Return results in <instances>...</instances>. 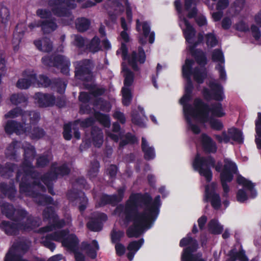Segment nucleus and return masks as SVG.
<instances>
[{"mask_svg":"<svg viewBox=\"0 0 261 261\" xmlns=\"http://www.w3.org/2000/svg\"><path fill=\"white\" fill-rule=\"evenodd\" d=\"M237 181L239 185L243 187V189H240L237 193V199L238 201L243 202L247 200L249 197V193L250 194V196L252 198L256 196L257 193L254 188V185L250 181L240 175L237 176Z\"/></svg>","mask_w":261,"mask_h":261,"instance_id":"nucleus-12","label":"nucleus"},{"mask_svg":"<svg viewBox=\"0 0 261 261\" xmlns=\"http://www.w3.org/2000/svg\"><path fill=\"white\" fill-rule=\"evenodd\" d=\"M21 27V24L18 25L17 26V32L14 33V38L13 39V43L16 46L19 44L20 41V37L19 36V33H20V31H19V29H20Z\"/></svg>","mask_w":261,"mask_h":261,"instance_id":"nucleus-56","label":"nucleus"},{"mask_svg":"<svg viewBox=\"0 0 261 261\" xmlns=\"http://www.w3.org/2000/svg\"><path fill=\"white\" fill-rule=\"evenodd\" d=\"M125 6L126 7V13L127 19L128 21L130 22L132 19V8L130 7V5L127 0H126L125 2Z\"/></svg>","mask_w":261,"mask_h":261,"instance_id":"nucleus-57","label":"nucleus"},{"mask_svg":"<svg viewBox=\"0 0 261 261\" xmlns=\"http://www.w3.org/2000/svg\"><path fill=\"white\" fill-rule=\"evenodd\" d=\"M91 67V64L89 60H85L77 63L75 65V76L79 78L82 79V76H84L85 74H88V75H90V69Z\"/></svg>","mask_w":261,"mask_h":261,"instance_id":"nucleus-27","label":"nucleus"},{"mask_svg":"<svg viewBox=\"0 0 261 261\" xmlns=\"http://www.w3.org/2000/svg\"><path fill=\"white\" fill-rule=\"evenodd\" d=\"M2 212L7 217L10 218L13 214L17 216L15 222L4 221L1 224V228L8 234H14L16 233L17 229L29 230L33 229L34 226H38L39 224L29 225L33 223L32 219L27 217V213L23 210H14L12 205L9 204H5L2 208Z\"/></svg>","mask_w":261,"mask_h":261,"instance_id":"nucleus-4","label":"nucleus"},{"mask_svg":"<svg viewBox=\"0 0 261 261\" xmlns=\"http://www.w3.org/2000/svg\"><path fill=\"white\" fill-rule=\"evenodd\" d=\"M175 6L178 12L179 25L182 30L186 41L190 44V47L196 45L200 42L203 38V35L199 34L198 38L195 36V32L188 19L185 17L180 8V3L178 0L175 1Z\"/></svg>","mask_w":261,"mask_h":261,"instance_id":"nucleus-7","label":"nucleus"},{"mask_svg":"<svg viewBox=\"0 0 261 261\" xmlns=\"http://www.w3.org/2000/svg\"><path fill=\"white\" fill-rule=\"evenodd\" d=\"M124 232L121 231L113 230L112 233V241L114 243H116L123 236Z\"/></svg>","mask_w":261,"mask_h":261,"instance_id":"nucleus-54","label":"nucleus"},{"mask_svg":"<svg viewBox=\"0 0 261 261\" xmlns=\"http://www.w3.org/2000/svg\"><path fill=\"white\" fill-rule=\"evenodd\" d=\"M49 160V159L43 156L38 159L37 163L39 166H44L47 164Z\"/></svg>","mask_w":261,"mask_h":261,"instance_id":"nucleus-62","label":"nucleus"},{"mask_svg":"<svg viewBox=\"0 0 261 261\" xmlns=\"http://www.w3.org/2000/svg\"><path fill=\"white\" fill-rule=\"evenodd\" d=\"M5 129L7 134H11L15 133L17 134H21L24 132V129L19 123L13 120L8 121L5 126Z\"/></svg>","mask_w":261,"mask_h":261,"instance_id":"nucleus-29","label":"nucleus"},{"mask_svg":"<svg viewBox=\"0 0 261 261\" xmlns=\"http://www.w3.org/2000/svg\"><path fill=\"white\" fill-rule=\"evenodd\" d=\"M212 60L217 63L216 68L218 70L220 74V78L225 80L226 79V74L224 69V58L221 50L216 49L212 54Z\"/></svg>","mask_w":261,"mask_h":261,"instance_id":"nucleus-21","label":"nucleus"},{"mask_svg":"<svg viewBox=\"0 0 261 261\" xmlns=\"http://www.w3.org/2000/svg\"><path fill=\"white\" fill-rule=\"evenodd\" d=\"M224 167L220 174V178L224 195L225 196L229 191L227 184L232 180L233 174L237 172V167L233 162L228 159H224Z\"/></svg>","mask_w":261,"mask_h":261,"instance_id":"nucleus-11","label":"nucleus"},{"mask_svg":"<svg viewBox=\"0 0 261 261\" xmlns=\"http://www.w3.org/2000/svg\"><path fill=\"white\" fill-rule=\"evenodd\" d=\"M20 115L22 116L23 120L27 117H29L32 123H34L39 119V116L38 113L34 112L22 113V111L18 108L9 111L5 115V117L7 118H15Z\"/></svg>","mask_w":261,"mask_h":261,"instance_id":"nucleus-22","label":"nucleus"},{"mask_svg":"<svg viewBox=\"0 0 261 261\" xmlns=\"http://www.w3.org/2000/svg\"><path fill=\"white\" fill-rule=\"evenodd\" d=\"M44 133L43 130L39 128H34L30 133V136L32 139H39L43 136Z\"/></svg>","mask_w":261,"mask_h":261,"instance_id":"nucleus-51","label":"nucleus"},{"mask_svg":"<svg viewBox=\"0 0 261 261\" xmlns=\"http://www.w3.org/2000/svg\"><path fill=\"white\" fill-rule=\"evenodd\" d=\"M144 243V240L141 239L138 241H133L130 242L127 246L128 253L127 256L129 260H132L135 254L141 247Z\"/></svg>","mask_w":261,"mask_h":261,"instance_id":"nucleus-31","label":"nucleus"},{"mask_svg":"<svg viewBox=\"0 0 261 261\" xmlns=\"http://www.w3.org/2000/svg\"><path fill=\"white\" fill-rule=\"evenodd\" d=\"M24 162L23 166L17 173V178L18 180L20 178L21 181L20 184V190L21 192L25 193L27 195H31L35 198V200L41 204L50 203L52 201L51 198L46 197L42 194H35L31 192L32 189H41L44 188L39 185V179L34 178L33 167L31 161L33 160L35 151L33 147L29 144H27L24 146Z\"/></svg>","mask_w":261,"mask_h":261,"instance_id":"nucleus-3","label":"nucleus"},{"mask_svg":"<svg viewBox=\"0 0 261 261\" xmlns=\"http://www.w3.org/2000/svg\"><path fill=\"white\" fill-rule=\"evenodd\" d=\"M236 259H239L240 261H248L243 251L237 252L236 250H232L230 252V258L227 261H235Z\"/></svg>","mask_w":261,"mask_h":261,"instance_id":"nucleus-40","label":"nucleus"},{"mask_svg":"<svg viewBox=\"0 0 261 261\" xmlns=\"http://www.w3.org/2000/svg\"><path fill=\"white\" fill-rule=\"evenodd\" d=\"M99 249V247L97 242L93 240L89 244H83L82 251L85 253L88 257L91 258H95L97 256V252Z\"/></svg>","mask_w":261,"mask_h":261,"instance_id":"nucleus-28","label":"nucleus"},{"mask_svg":"<svg viewBox=\"0 0 261 261\" xmlns=\"http://www.w3.org/2000/svg\"><path fill=\"white\" fill-rule=\"evenodd\" d=\"M34 44L38 49L43 51H49L52 48L49 40L47 38H44L41 40H36L34 42Z\"/></svg>","mask_w":261,"mask_h":261,"instance_id":"nucleus-34","label":"nucleus"},{"mask_svg":"<svg viewBox=\"0 0 261 261\" xmlns=\"http://www.w3.org/2000/svg\"><path fill=\"white\" fill-rule=\"evenodd\" d=\"M89 20L86 18H81L76 20V28L80 32L87 30L89 28Z\"/></svg>","mask_w":261,"mask_h":261,"instance_id":"nucleus-42","label":"nucleus"},{"mask_svg":"<svg viewBox=\"0 0 261 261\" xmlns=\"http://www.w3.org/2000/svg\"><path fill=\"white\" fill-rule=\"evenodd\" d=\"M251 30L253 37L258 43L261 44V35L259 29L254 25H252L251 27Z\"/></svg>","mask_w":261,"mask_h":261,"instance_id":"nucleus-46","label":"nucleus"},{"mask_svg":"<svg viewBox=\"0 0 261 261\" xmlns=\"http://www.w3.org/2000/svg\"><path fill=\"white\" fill-rule=\"evenodd\" d=\"M37 15L42 18H49L50 13L46 9H40L37 11Z\"/></svg>","mask_w":261,"mask_h":261,"instance_id":"nucleus-59","label":"nucleus"},{"mask_svg":"<svg viewBox=\"0 0 261 261\" xmlns=\"http://www.w3.org/2000/svg\"><path fill=\"white\" fill-rule=\"evenodd\" d=\"M50 240L61 242L63 246L74 252L76 261H85L83 254L76 250L78 240L74 234H68L67 232L59 230L56 231L51 238H46L45 240L42 241L44 245L53 251L55 248V246L50 241Z\"/></svg>","mask_w":261,"mask_h":261,"instance_id":"nucleus-5","label":"nucleus"},{"mask_svg":"<svg viewBox=\"0 0 261 261\" xmlns=\"http://www.w3.org/2000/svg\"><path fill=\"white\" fill-rule=\"evenodd\" d=\"M72 38V43L76 46L81 47L85 44V40L79 35H73Z\"/></svg>","mask_w":261,"mask_h":261,"instance_id":"nucleus-50","label":"nucleus"},{"mask_svg":"<svg viewBox=\"0 0 261 261\" xmlns=\"http://www.w3.org/2000/svg\"><path fill=\"white\" fill-rule=\"evenodd\" d=\"M232 21L230 18L228 17H225L222 22V28L224 29H228L231 26Z\"/></svg>","mask_w":261,"mask_h":261,"instance_id":"nucleus-58","label":"nucleus"},{"mask_svg":"<svg viewBox=\"0 0 261 261\" xmlns=\"http://www.w3.org/2000/svg\"><path fill=\"white\" fill-rule=\"evenodd\" d=\"M123 192H119V196L117 197L115 195H113L112 196L108 195H104L102 197L101 199V203L99 204L100 205H104L108 203H114L115 202L120 201L122 199Z\"/></svg>","mask_w":261,"mask_h":261,"instance_id":"nucleus-36","label":"nucleus"},{"mask_svg":"<svg viewBox=\"0 0 261 261\" xmlns=\"http://www.w3.org/2000/svg\"><path fill=\"white\" fill-rule=\"evenodd\" d=\"M214 166V160L211 157L205 158L199 154L196 156L193 162L194 169L208 182L211 180L212 177V173L210 167Z\"/></svg>","mask_w":261,"mask_h":261,"instance_id":"nucleus-9","label":"nucleus"},{"mask_svg":"<svg viewBox=\"0 0 261 261\" xmlns=\"http://www.w3.org/2000/svg\"><path fill=\"white\" fill-rule=\"evenodd\" d=\"M214 137L219 143H227L230 139L239 143H242L243 142L242 132L234 127L228 129L227 132H223L221 134H215Z\"/></svg>","mask_w":261,"mask_h":261,"instance_id":"nucleus-14","label":"nucleus"},{"mask_svg":"<svg viewBox=\"0 0 261 261\" xmlns=\"http://www.w3.org/2000/svg\"><path fill=\"white\" fill-rule=\"evenodd\" d=\"M236 29L241 32H245L249 30L248 25L243 21H240L234 26Z\"/></svg>","mask_w":261,"mask_h":261,"instance_id":"nucleus-55","label":"nucleus"},{"mask_svg":"<svg viewBox=\"0 0 261 261\" xmlns=\"http://www.w3.org/2000/svg\"><path fill=\"white\" fill-rule=\"evenodd\" d=\"M138 109L139 111L138 114L136 113L135 112H133V113L132 121L134 123L137 125H142L143 124V120L145 117L144 112L143 108L140 107H139Z\"/></svg>","mask_w":261,"mask_h":261,"instance_id":"nucleus-38","label":"nucleus"},{"mask_svg":"<svg viewBox=\"0 0 261 261\" xmlns=\"http://www.w3.org/2000/svg\"><path fill=\"white\" fill-rule=\"evenodd\" d=\"M93 123V120L91 118H88L84 121L78 120L76 121L74 124H65L64 127L63 136L66 140H69L71 138V128L74 129V136L77 139L80 138V134L79 132L75 129L74 126L78 125H81L82 127H86L91 125Z\"/></svg>","mask_w":261,"mask_h":261,"instance_id":"nucleus-18","label":"nucleus"},{"mask_svg":"<svg viewBox=\"0 0 261 261\" xmlns=\"http://www.w3.org/2000/svg\"><path fill=\"white\" fill-rule=\"evenodd\" d=\"M115 249L116 253L118 255H122L125 252V248L124 246L121 244H116L115 245Z\"/></svg>","mask_w":261,"mask_h":261,"instance_id":"nucleus-60","label":"nucleus"},{"mask_svg":"<svg viewBox=\"0 0 261 261\" xmlns=\"http://www.w3.org/2000/svg\"><path fill=\"white\" fill-rule=\"evenodd\" d=\"M36 77L35 74L32 73L19 79L17 83V86L20 89H27L32 84H36Z\"/></svg>","mask_w":261,"mask_h":261,"instance_id":"nucleus-30","label":"nucleus"},{"mask_svg":"<svg viewBox=\"0 0 261 261\" xmlns=\"http://www.w3.org/2000/svg\"><path fill=\"white\" fill-rule=\"evenodd\" d=\"M223 16V12L222 11H218V12H213L212 13V17L214 21H219Z\"/></svg>","mask_w":261,"mask_h":261,"instance_id":"nucleus-61","label":"nucleus"},{"mask_svg":"<svg viewBox=\"0 0 261 261\" xmlns=\"http://www.w3.org/2000/svg\"><path fill=\"white\" fill-rule=\"evenodd\" d=\"M136 29L139 32V42L141 44L146 43L147 39L148 38L150 43H153L154 41V33L150 32V26L146 21L140 22L137 20Z\"/></svg>","mask_w":261,"mask_h":261,"instance_id":"nucleus-17","label":"nucleus"},{"mask_svg":"<svg viewBox=\"0 0 261 261\" xmlns=\"http://www.w3.org/2000/svg\"><path fill=\"white\" fill-rule=\"evenodd\" d=\"M201 142L203 149L208 152H215L217 151V145L213 139L205 134L201 136Z\"/></svg>","mask_w":261,"mask_h":261,"instance_id":"nucleus-25","label":"nucleus"},{"mask_svg":"<svg viewBox=\"0 0 261 261\" xmlns=\"http://www.w3.org/2000/svg\"><path fill=\"white\" fill-rule=\"evenodd\" d=\"M41 25L43 31L45 33H50L55 30L57 28V24L53 20H45L41 24L38 23H35V24H31L30 27L31 28H34L35 26Z\"/></svg>","mask_w":261,"mask_h":261,"instance_id":"nucleus-33","label":"nucleus"},{"mask_svg":"<svg viewBox=\"0 0 261 261\" xmlns=\"http://www.w3.org/2000/svg\"><path fill=\"white\" fill-rule=\"evenodd\" d=\"M193 56L196 62L187 59L182 66V74L186 83L185 86V94L179 100L180 103L183 106L188 128L193 133L198 134L200 129L197 124L208 122L212 129L220 130L223 127L221 121L211 116H206V113L203 111L200 113H195L194 110L187 104L191 99L193 88L191 75L193 76L194 80L197 83L200 84L203 82L206 75L205 69L203 66L206 63V59L203 53L201 50H197L195 53H193Z\"/></svg>","mask_w":261,"mask_h":261,"instance_id":"nucleus-1","label":"nucleus"},{"mask_svg":"<svg viewBox=\"0 0 261 261\" xmlns=\"http://www.w3.org/2000/svg\"><path fill=\"white\" fill-rule=\"evenodd\" d=\"M54 173H51L48 176V179L45 177L42 179V182L49 189L48 181L53 180L57 178V175H64L67 174L69 172V169L66 165H64L60 167H53Z\"/></svg>","mask_w":261,"mask_h":261,"instance_id":"nucleus-26","label":"nucleus"},{"mask_svg":"<svg viewBox=\"0 0 261 261\" xmlns=\"http://www.w3.org/2000/svg\"><path fill=\"white\" fill-rule=\"evenodd\" d=\"M208 229L212 233L220 234L222 231L223 227L217 220L213 219L210 221L208 224Z\"/></svg>","mask_w":261,"mask_h":261,"instance_id":"nucleus-35","label":"nucleus"},{"mask_svg":"<svg viewBox=\"0 0 261 261\" xmlns=\"http://www.w3.org/2000/svg\"><path fill=\"white\" fill-rule=\"evenodd\" d=\"M160 205L159 196L152 201L148 194H134L125 206L116 207L114 215L119 217L121 224L125 226L132 221L133 226L128 228L127 234L129 237H138L152 226L159 215Z\"/></svg>","mask_w":261,"mask_h":261,"instance_id":"nucleus-2","label":"nucleus"},{"mask_svg":"<svg viewBox=\"0 0 261 261\" xmlns=\"http://www.w3.org/2000/svg\"><path fill=\"white\" fill-rule=\"evenodd\" d=\"M99 164L95 162L91 167L88 172V176L90 178H93L96 176L98 171Z\"/></svg>","mask_w":261,"mask_h":261,"instance_id":"nucleus-48","label":"nucleus"},{"mask_svg":"<svg viewBox=\"0 0 261 261\" xmlns=\"http://www.w3.org/2000/svg\"><path fill=\"white\" fill-rule=\"evenodd\" d=\"M107 219L104 214L95 213L87 224L88 228L94 231H99L102 228V223Z\"/></svg>","mask_w":261,"mask_h":261,"instance_id":"nucleus-23","label":"nucleus"},{"mask_svg":"<svg viewBox=\"0 0 261 261\" xmlns=\"http://www.w3.org/2000/svg\"><path fill=\"white\" fill-rule=\"evenodd\" d=\"M90 99V95L85 92H81L79 96V100L83 102H86Z\"/></svg>","mask_w":261,"mask_h":261,"instance_id":"nucleus-64","label":"nucleus"},{"mask_svg":"<svg viewBox=\"0 0 261 261\" xmlns=\"http://www.w3.org/2000/svg\"><path fill=\"white\" fill-rule=\"evenodd\" d=\"M121 27L123 29L122 31L120 34V39L123 42L121 43V47L120 49L117 50V53L119 54L121 53L122 57L123 60H127L129 64L132 66L134 70H137V64L138 63H143L145 61V53L141 48L139 49L138 54L134 51L130 57H127V48L124 42H128L129 41V37L127 33L128 30V27L127 26L124 18H121Z\"/></svg>","mask_w":261,"mask_h":261,"instance_id":"nucleus-6","label":"nucleus"},{"mask_svg":"<svg viewBox=\"0 0 261 261\" xmlns=\"http://www.w3.org/2000/svg\"><path fill=\"white\" fill-rule=\"evenodd\" d=\"M204 200L211 202L215 209H218L221 205V200L218 193V186L212 182L205 186L204 192Z\"/></svg>","mask_w":261,"mask_h":261,"instance_id":"nucleus-15","label":"nucleus"},{"mask_svg":"<svg viewBox=\"0 0 261 261\" xmlns=\"http://www.w3.org/2000/svg\"><path fill=\"white\" fill-rule=\"evenodd\" d=\"M205 37L206 44L208 46L212 47L217 44L218 41L216 37L212 33L207 34Z\"/></svg>","mask_w":261,"mask_h":261,"instance_id":"nucleus-45","label":"nucleus"},{"mask_svg":"<svg viewBox=\"0 0 261 261\" xmlns=\"http://www.w3.org/2000/svg\"><path fill=\"white\" fill-rule=\"evenodd\" d=\"M95 117L104 126L109 127L110 126V119L107 115H103L99 113H96L95 114Z\"/></svg>","mask_w":261,"mask_h":261,"instance_id":"nucleus-43","label":"nucleus"},{"mask_svg":"<svg viewBox=\"0 0 261 261\" xmlns=\"http://www.w3.org/2000/svg\"><path fill=\"white\" fill-rule=\"evenodd\" d=\"M9 18V12L6 8H3L0 11V22L6 23Z\"/></svg>","mask_w":261,"mask_h":261,"instance_id":"nucleus-47","label":"nucleus"},{"mask_svg":"<svg viewBox=\"0 0 261 261\" xmlns=\"http://www.w3.org/2000/svg\"><path fill=\"white\" fill-rule=\"evenodd\" d=\"M53 61L49 57H44L42 58V62L45 65L49 66H56L61 70V71L65 74L69 72L70 63L69 60L62 55H58L55 57Z\"/></svg>","mask_w":261,"mask_h":261,"instance_id":"nucleus-16","label":"nucleus"},{"mask_svg":"<svg viewBox=\"0 0 261 261\" xmlns=\"http://www.w3.org/2000/svg\"><path fill=\"white\" fill-rule=\"evenodd\" d=\"M142 149L146 160H149L154 159L155 156L154 148L150 146L145 138H142Z\"/></svg>","mask_w":261,"mask_h":261,"instance_id":"nucleus-32","label":"nucleus"},{"mask_svg":"<svg viewBox=\"0 0 261 261\" xmlns=\"http://www.w3.org/2000/svg\"><path fill=\"white\" fill-rule=\"evenodd\" d=\"M36 102L40 107H48L55 103V97L50 94L38 93L35 95Z\"/></svg>","mask_w":261,"mask_h":261,"instance_id":"nucleus-24","label":"nucleus"},{"mask_svg":"<svg viewBox=\"0 0 261 261\" xmlns=\"http://www.w3.org/2000/svg\"><path fill=\"white\" fill-rule=\"evenodd\" d=\"M92 135L93 136L94 145L96 147H99L103 142V136L101 130L99 129H97L96 131L95 129L93 130Z\"/></svg>","mask_w":261,"mask_h":261,"instance_id":"nucleus-41","label":"nucleus"},{"mask_svg":"<svg viewBox=\"0 0 261 261\" xmlns=\"http://www.w3.org/2000/svg\"><path fill=\"white\" fill-rule=\"evenodd\" d=\"M19 145H20V143L17 142H13L12 144H11L7 150V152H6L7 155H8V156L10 155L11 154L13 153V151L15 148V147L19 146Z\"/></svg>","mask_w":261,"mask_h":261,"instance_id":"nucleus-63","label":"nucleus"},{"mask_svg":"<svg viewBox=\"0 0 261 261\" xmlns=\"http://www.w3.org/2000/svg\"><path fill=\"white\" fill-rule=\"evenodd\" d=\"M99 42L98 38L96 37H94L90 44V49L93 52L98 51L100 48Z\"/></svg>","mask_w":261,"mask_h":261,"instance_id":"nucleus-49","label":"nucleus"},{"mask_svg":"<svg viewBox=\"0 0 261 261\" xmlns=\"http://www.w3.org/2000/svg\"><path fill=\"white\" fill-rule=\"evenodd\" d=\"M180 247L188 246L181 255V261H206L201 257L200 254H194L197 248V243L189 236L183 238L180 242Z\"/></svg>","mask_w":261,"mask_h":261,"instance_id":"nucleus-8","label":"nucleus"},{"mask_svg":"<svg viewBox=\"0 0 261 261\" xmlns=\"http://www.w3.org/2000/svg\"><path fill=\"white\" fill-rule=\"evenodd\" d=\"M122 73L124 77V86L122 89V103L128 106L132 99L130 86L133 82L134 75L124 63H122Z\"/></svg>","mask_w":261,"mask_h":261,"instance_id":"nucleus-13","label":"nucleus"},{"mask_svg":"<svg viewBox=\"0 0 261 261\" xmlns=\"http://www.w3.org/2000/svg\"><path fill=\"white\" fill-rule=\"evenodd\" d=\"M196 0H186L185 9L188 12V17L192 18L196 13L195 7Z\"/></svg>","mask_w":261,"mask_h":261,"instance_id":"nucleus-39","label":"nucleus"},{"mask_svg":"<svg viewBox=\"0 0 261 261\" xmlns=\"http://www.w3.org/2000/svg\"><path fill=\"white\" fill-rule=\"evenodd\" d=\"M256 137L255 142L257 147L261 149V113H258L257 119L256 120Z\"/></svg>","mask_w":261,"mask_h":261,"instance_id":"nucleus-37","label":"nucleus"},{"mask_svg":"<svg viewBox=\"0 0 261 261\" xmlns=\"http://www.w3.org/2000/svg\"><path fill=\"white\" fill-rule=\"evenodd\" d=\"M25 97L22 94H14L10 97L11 102L14 105H17L25 101Z\"/></svg>","mask_w":261,"mask_h":261,"instance_id":"nucleus-44","label":"nucleus"},{"mask_svg":"<svg viewBox=\"0 0 261 261\" xmlns=\"http://www.w3.org/2000/svg\"><path fill=\"white\" fill-rule=\"evenodd\" d=\"M188 105L194 110L195 113H200L201 111H203L206 113V116L212 117L213 116L221 117L225 115L224 110L220 103L212 105L210 109L207 105L202 102L201 99L197 98L195 99L193 106Z\"/></svg>","mask_w":261,"mask_h":261,"instance_id":"nucleus-10","label":"nucleus"},{"mask_svg":"<svg viewBox=\"0 0 261 261\" xmlns=\"http://www.w3.org/2000/svg\"><path fill=\"white\" fill-rule=\"evenodd\" d=\"M243 2V1L242 0V3L240 5H238V2H236L234 4L233 7H231L228 10L227 13L230 15H235L241 9Z\"/></svg>","mask_w":261,"mask_h":261,"instance_id":"nucleus-52","label":"nucleus"},{"mask_svg":"<svg viewBox=\"0 0 261 261\" xmlns=\"http://www.w3.org/2000/svg\"><path fill=\"white\" fill-rule=\"evenodd\" d=\"M209 87L211 88L210 92L207 89H204L203 91V95L206 99L221 100L224 98L222 88L215 80L210 81Z\"/></svg>","mask_w":261,"mask_h":261,"instance_id":"nucleus-19","label":"nucleus"},{"mask_svg":"<svg viewBox=\"0 0 261 261\" xmlns=\"http://www.w3.org/2000/svg\"><path fill=\"white\" fill-rule=\"evenodd\" d=\"M43 215L45 218L49 219L50 221L54 224L53 226H47L43 228V230L44 231L48 232L53 230H56L57 228L63 227L66 225V223L63 220L58 221L57 216L51 207H47L44 211Z\"/></svg>","mask_w":261,"mask_h":261,"instance_id":"nucleus-20","label":"nucleus"},{"mask_svg":"<svg viewBox=\"0 0 261 261\" xmlns=\"http://www.w3.org/2000/svg\"><path fill=\"white\" fill-rule=\"evenodd\" d=\"M37 83L38 85H40L44 87H47L50 84V80L46 76L40 75L38 79L37 80L36 83Z\"/></svg>","mask_w":261,"mask_h":261,"instance_id":"nucleus-53","label":"nucleus"}]
</instances>
